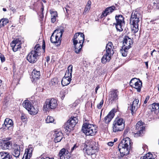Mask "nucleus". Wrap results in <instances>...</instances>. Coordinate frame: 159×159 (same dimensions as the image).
Returning a JSON list of instances; mask_svg holds the SVG:
<instances>
[{
	"mask_svg": "<svg viewBox=\"0 0 159 159\" xmlns=\"http://www.w3.org/2000/svg\"><path fill=\"white\" fill-rule=\"evenodd\" d=\"M84 35L81 33H77L74 35L73 40L74 51L76 53L80 52L84 40Z\"/></svg>",
	"mask_w": 159,
	"mask_h": 159,
	"instance_id": "1",
	"label": "nucleus"
},
{
	"mask_svg": "<svg viewBox=\"0 0 159 159\" xmlns=\"http://www.w3.org/2000/svg\"><path fill=\"white\" fill-rule=\"evenodd\" d=\"M141 17V15L139 11H136L132 12L130 20V24L132 30L135 33L137 32L139 30V19Z\"/></svg>",
	"mask_w": 159,
	"mask_h": 159,
	"instance_id": "2",
	"label": "nucleus"
},
{
	"mask_svg": "<svg viewBox=\"0 0 159 159\" xmlns=\"http://www.w3.org/2000/svg\"><path fill=\"white\" fill-rule=\"evenodd\" d=\"M41 48L39 46L36 45L34 50L31 51L27 57V59L29 62L34 63L37 61V57L41 54Z\"/></svg>",
	"mask_w": 159,
	"mask_h": 159,
	"instance_id": "3",
	"label": "nucleus"
},
{
	"mask_svg": "<svg viewBox=\"0 0 159 159\" xmlns=\"http://www.w3.org/2000/svg\"><path fill=\"white\" fill-rule=\"evenodd\" d=\"M125 120L121 117L116 118L114 120L112 126L113 131L114 132L122 131L125 128Z\"/></svg>",
	"mask_w": 159,
	"mask_h": 159,
	"instance_id": "4",
	"label": "nucleus"
},
{
	"mask_svg": "<svg viewBox=\"0 0 159 159\" xmlns=\"http://www.w3.org/2000/svg\"><path fill=\"white\" fill-rule=\"evenodd\" d=\"M82 131L87 136H94L97 132L96 129L92 125L86 123L83 124Z\"/></svg>",
	"mask_w": 159,
	"mask_h": 159,
	"instance_id": "5",
	"label": "nucleus"
},
{
	"mask_svg": "<svg viewBox=\"0 0 159 159\" xmlns=\"http://www.w3.org/2000/svg\"><path fill=\"white\" fill-rule=\"evenodd\" d=\"M78 122V120L76 117H73L70 118L68 121L66 123L64 126L65 129V132L67 134H68L71 130L73 129Z\"/></svg>",
	"mask_w": 159,
	"mask_h": 159,
	"instance_id": "6",
	"label": "nucleus"
},
{
	"mask_svg": "<svg viewBox=\"0 0 159 159\" xmlns=\"http://www.w3.org/2000/svg\"><path fill=\"white\" fill-rule=\"evenodd\" d=\"M73 66L72 65H70L67 68V70L65 73V76L62 78L61 83L62 85L64 86L69 84L71 81L72 77Z\"/></svg>",
	"mask_w": 159,
	"mask_h": 159,
	"instance_id": "7",
	"label": "nucleus"
},
{
	"mask_svg": "<svg viewBox=\"0 0 159 159\" xmlns=\"http://www.w3.org/2000/svg\"><path fill=\"white\" fill-rule=\"evenodd\" d=\"M86 152L88 155H93L97 151L98 144L94 141H89L85 144Z\"/></svg>",
	"mask_w": 159,
	"mask_h": 159,
	"instance_id": "8",
	"label": "nucleus"
},
{
	"mask_svg": "<svg viewBox=\"0 0 159 159\" xmlns=\"http://www.w3.org/2000/svg\"><path fill=\"white\" fill-rule=\"evenodd\" d=\"M115 18L116 22L113 25H116L117 31L121 32L123 30V25L125 24L124 18L121 15H116Z\"/></svg>",
	"mask_w": 159,
	"mask_h": 159,
	"instance_id": "9",
	"label": "nucleus"
},
{
	"mask_svg": "<svg viewBox=\"0 0 159 159\" xmlns=\"http://www.w3.org/2000/svg\"><path fill=\"white\" fill-rule=\"evenodd\" d=\"M57 100L54 98L47 99L43 105L44 110L48 111L50 109L55 108L57 106Z\"/></svg>",
	"mask_w": 159,
	"mask_h": 159,
	"instance_id": "10",
	"label": "nucleus"
},
{
	"mask_svg": "<svg viewBox=\"0 0 159 159\" xmlns=\"http://www.w3.org/2000/svg\"><path fill=\"white\" fill-rule=\"evenodd\" d=\"M11 139L10 138H7L6 140H0V148L3 149H9L11 147L12 143L8 141Z\"/></svg>",
	"mask_w": 159,
	"mask_h": 159,
	"instance_id": "11",
	"label": "nucleus"
},
{
	"mask_svg": "<svg viewBox=\"0 0 159 159\" xmlns=\"http://www.w3.org/2000/svg\"><path fill=\"white\" fill-rule=\"evenodd\" d=\"M143 122L141 121H139L136 125L137 133L135 134V136H140L142 135L143 132L144 130L145 127L143 125Z\"/></svg>",
	"mask_w": 159,
	"mask_h": 159,
	"instance_id": "12",
	"label": "nucleus"
},
{
	"mask_svg": "<svg viewBox=\"0 0 159 159\" xmlns=\"http://www.w3.org/2000/svg\"><path fill=\"white\" fill-rule=\"evenodd\" d=\"M133 143L132 142L130 138L129 137H126L122 139L121 143L119 145L120 147H121L123 146L132 148Z\"/></svg>",
	"mask_w": 159,
	"mask_h": 159,
	"instance_id": "13",
	"label": "nucleus"
},
{
	"mask_svg": "<svg viewBox=\"0 0 159 159\" xmlns=\"http://www.w3.org/2000/svg\"><path fill=\"white\" fill-rule=\"evenodd\" d=\"M70 154L68 150L65 148H62L59 152V156L60 159H70Z\"/></svg>",
	"mask_w": 159,
	"mask_h": 159,
	"instance_id": "14",
	"label": "nucleus"
},
{
	"mask_svg": "<svg viewBox=\"0 0 159 159\" xmlns=\"http://www.w3.org/2000/svg\"><path fill=\"white\" fill-rule=\"evenodd\" d=\"M118 94L119 92L117 90H114L110 92L109 99L111 103L118 99Z\"/></svg>",
	"mask_w": 159,
	"mask_h": 159,
	"instance_id": "15",
	"label": "nucleus"
},
{
	"mask_svg": "<svg viewBox=\"0 0 159 159\" xmlns=\"http://www.w3.org/2000/svg\"><path fill=\"white\" fill-rule=\"evenodd\" d=\"M131 148L125 147V146L120 147L119 146H118V148L119 151L120 153V156L121 157H123L125 156H126L129 153V150Z\"/></svg>",
	"mask_w": 159,
	"mask_h": 159,
	"instance_id": "16",
	"label": "nucleus"
},
{
	"mask_svg": "<svg viewBox=\"0 0 159 159\" xmlns=\"http://www.w3.org/2000/svg\"><path fill=\"white\" fill-rule=\"evenodd\" d=\"M123 46L125 47L127 49H129L131 47V45L133 43L132 39L128 36L125 37L123 39Z\"/></svg>",
	"mask_w": 159,
	"mask_h": 159,
	"instance_id": "17",
	"label": "nucleus"
},
{
	"mask_svg": "<svg viewBox=\"0 0 159 159\" xmlns=\"http://www.w3.org/2000/svg\"><path fill=\"white\" fill-rule=\"evenodd\" d=\"M116 112L114 109H112L104 119V121L106 123H109L115 115V113Z\"/></svg>",
	"mask_w": 159,
	"mask_h": 159,
	"instance_id": "18",
	"label": "nucleus"
},
{
	"mask_svg": "<svg viewBox=\"0 0 159 159\" xmlns=\"http://www.w3.org/2000/svg\"><path fill=\"white\" fill-rule=\"evenodd\" d=\"M115 10L116 7L114 6L107 8L105 10L102 12L101 17L103 18V17L107 16V15L110 14Z\"/></svg>",
	"mask_w": 159,
	"mask_h": 159,
	"instance_id": "19",
	"label": "nucleus"
},
{
	"mask_svg": "<svg viewBox=\"0 0 159 159\" xmlns=\"http://www.w3.org/2000/svg\"><path fill=\"white\" fill-rule=\"evenodd\" d=\"M32 146L29 145L28 148L25 150V152L24 156L25 157V159H30L32 156V152L33 151V148L32 147Z\"/></svg>",
	"mask_w": 159,
	"mask_h": 159,
	"instance_id": "20",
	"label": "nucleus"
},
{
	"mask_svg": "<svg viewBox=\"0 0 159 159\" xmlns=\"http://www.w3.org/2000/svg\"><path fill=\"white\" fill-rule=\"evenodd\" d=\"M54 142L55 143L59 142L61 141L63 138V134L60 131H56L54 134Z\"/></svg>",
	"mask_w": 159,
	"mask_h": 159,
	"instance_id": "21",
	"label": "nucleus"
},
{
	"mask_svg": "<svg viewBox=\"0 0 159 159\" xmlns=\"http://www.w3.org/2000/svg\"><path fill=\"white\" fill-rule=\"evenodd\" d=\"M139 102V100L138 99L134 100L133 102L130 109L132 114L134 113L139 107L140 106L138 105Z\"/></svg>",
	"mask_w": 159,
	"mask_h": 159,
	"instance_id": "22",
	"label": "nucleus"
},
{
	"mask_svg": "<svg viewBox=\"0 0 159 159\" xmlns=\"http://www.w3.org/2000/svg\"><path fill=\"white\" fill-rule=\"evenodd\" d=\"M50 40L52 43L56 44L57 46H59L61 44V41L60 39H59V38L58 39L56 35L53 34H52Z\"/></svg>",
	"mask_w": 159,
	"mask_h": 159,
	"instance_id": "23",
	"label": "nucleus"
},
{
	"mask_svg": "<svg viewBox=\"0 0 159 159\" xmlns=\"http://www.w3.org/2000/svg\"><path fill=\"white\" fill-rule=\"evenodd\" d=\"M64 31L63 28L61 27L55 30L52 34L56 35L58 39L59 38V39H60V40L61 41V38Z\"/></svg>",
	"mask_w": 159,
	"mask_h": 159,
	"instance_id": "24",
	"label": "nucleus"
},
{
	"mask_svg": "<svg viewBox=\"0 0 159 159\" xmlns=\"http://www.w3.org/2000/svg\"><path fill=\"white\" fill-rule=\"evenodd\" d=\"M13 125V121L9 118H7L5 119L2 126L4 129H5L6 127L8 129L10 127L12 126Z\"/></svg>",
	"mask_w": 159,
	"mask_h": 159,
	"instance_id": "25",
	"label": "nucleus"
},
{
	"mask_svg": "<svg viewBox=\"0 0 159 159\" xmlns=\"http://www.w3.org/2000/svg\"><path fill=\"white\" fill-rule=\"evenodd\" d=\"M111 55L107 54L106 53L104 54L101 59V62L102 63H105L109 61L111 59Z\"/></svg>",
	"mask_w": 159,
	"mask_h": 159,
	"instance_id": "26",
	"label": "nucleus"
},
{
	"mask_svg": "<svg viewBox=\"0 0 159 159\" xmlns=\"http://www.w3.org/2000/svg\"><path fill=\"white\" fill-rule=\"evenodd\" d=\"M112 43L111 42H109L107 45L106 47V53L107 54L111 55V52L113 51Z\"/></svg>",
	"mask_w": 159,
	"mask_h": 159,
	"instance_id": "27",
	"label": "nucleus"
},
{
	"mask_svg": "<svg viewBox=\"0 0 159 159\" xmlns=\"http://www.w3.org/2000/svg\"><path fill=\"white\" fill-rule=\"evenodd\" d=\"M20 148L19 145H17L14 149L13 154L16 157H18L20 153Z\"/></svg>",
	"mask_w": 159,
	"mask_h": 159,
	"instance_id": "28",
	"label": "nucleus"
},
{
	"mask_svg": "<svg viewBox=\"0 0 159 159\" xmlns=\"http://www.w3.org/2000/svg\"><path fill=\"white\" fill-rule=\"evenodd\" d=\"M40 72L35 70H33L32 73V78L34 80H38L39 78Z\"/></svg>",
	"mask_w": 159,
	"mask_h": 159,
	"instance_id": "29",
	"label": "nucleus"
},
{
	"mask_svg": "<svg viewBox=\"0 0 159 159\" xmlns=\"http://www.w3.org/2000/svg\"><path fill=\"white\" fill-rule=\"evenodd\" d=\"M152 107L151 110L152 112H154V113L158 112L159 110V104L153 103L152 104Z\"/></svg>",
	"mask_w": 159,
	"mask_h": 159,
	"instance_id": "30",
	"label": "nucleus"
},
{
	"mask_svg": "<svg viewBox=\"0 0 159 159\" xmlns=\"http://www.w3.org/2000/svg\"><path fill=\"white\" fill-rule=\"evenodd\" d=\"M28 111L31 115H35L37 113L38 111L37 107L35 108L32 105Z\"/></svg>",
	"mask_w": 159,
	"mask_h": 159,
	"instance_id": "31",
	"label": "nucleus"
},
{
	"mask_svg": "<svg viewBox=\"0 0 159 159\" xmlns=\"http://www.w3.org/2000/svg\"><path fill=\"white\" fill-rule=\"evenodd\" d=\"M134 85L132 87L136 89L137 90L138 92H140L141 91V89L142 86V82L139 80V81H138V82Z\"/></svg>",
	"mask_w": 159,
	"mask_h": 159,
	"instance_id": "32",
	"label": "nucleus"
},
{
	"mask_svg": "<svg viewBox=\"0 0 159 159\" xmlns=\"http://www.w3.org/2000/svg\"><path fill=\"white\" fill-rule=\"evenodd\" d=\"M32 105L31 104L30 101L26 100L24 101L23 103V106L27 110H28L31 107Z\"/></svg>",
	"mask_w": 159,
	"mask_h": 159,
	"instance_id": "33",
	"label": "nucleus"
},
{
	"mask_svg": "<svg viewBox=\"0 0 159 159\" xmlns=\"http://www.w3.org/2000/svg\"><path fill=\"white\" fill-rule=\"evenodd\" d=\"M128 49L123 46L122 49L120 50V52L123 56L126 57L127 56Z\"/></svg>",
	"mask_w": 159,
	"mask_h": 159,
	"instance_id": "34",
	"label": "nucleus"
},
{
	"mask_svg": "<svg viewBox=\"0 0 159 159\" xmlns=\"http://www.w3.org/2000/svg\"><path fill=\"white\" fill-rule=\"evenodd\" d=\"M9 22L8 19L6 18L2 19L0 20V26L2 27L7 25Z\"/></svg>",
	"mask_w": 159,
	"mask_h": 159,
	"instance_id": "35",
	"label": "nucleus"
},
{
	"mask_svg": "<svg viewBox=\"0 0 159 159\" xmlns=\"http://www.w3.org/2000/svg\"><path fill=\"white\" fill-rule=\"evenodd\" d=\"M138 81H139V80H138L137 79L135 78H133L130 80L129 82V85L131 86L132 87L134 85V84H135Z\"/></svg>",
	"mask_w": 159,
	"mask_h": 159,
	"instance_id": "36",
	"label": "nucleus"
},
{
	"mask_svg": "<svg viewBox=\"0 0 159 159\" xmlns=\"http://www.w3.org/2000/svg\"><path fill=\"white\" fill-rule=\"evenodd\" d=\"M54 121V119L53 117L50 116H48L46 119V121L47 123L53 122Z\"/></svg>",
	"mask_w": 159,
	"mask_h": 159,
	"instance_id": "37",
	"label": "nucleus"
},
{
	"mask_svg": "<svg viewBox=\"0 0 159 159\" xmlns=\"http://www.w3.org/2000/svg\"><path fill=\"white\" fill-rule=\"evenodd\" d=\"M152 155L150 153H148L147 154L144 156L143 158H141V159H148L149 158H152Z\"/></svg>",
	"mask_w": 159,
	"mask_h": 159,
	"instance_id": "38",
	"label": "nucleus"
},
{
	"mask_svg": "<svg viewBox=\"0 0 159 159\" xmlns=\"http://www.w3.org/2000/svg\"><path fill=\"white\" fill-rule=\"evenodd\" d=\"M8 152H0V159H4Z\"/></svg>",
	"mask_w": 159,
	"mask_h": 159,
	"instance_id": "39",
	"label": "nucleus"
},
{
	"mask_svg": "<svg viewBox=\"0 0 159 159\" xmlns=\"http://www.w3.org/2000/svg\"><path fill=\"white\" fill-rule=\"evenodd\" d=\"M103 99H102V100H101L100 103L98 104V105H97V108L99 109H101L103 105Z\"/></svg>",
	"mask_w": 159,
	"mask_h": 159,
	"instance_id": "40",
	"label": "nucleus"
},
{
	"mask_svg": "<svg viewBox=\"0 0 159 159\" xmlns=\"http://www.w3.org/2000/svg\"><path fill=\"white\" fill-rule=\"evenodd\" d=\"M21 48V46L20 44H17L13 48V50L14 52H16L17 51L18 49L19 48Z\"/></svg>",
	"mask_w": 159,
	"mask_h": 159,
	"instance_id": "41",
	"label": "nucleus"
},
{
	"mask_svg": "<svg viewBox=\"0 0 159 159\" xmlns=\"http://www.w3.org/2000/svg\"><path fill=\"white\" fill-rule=\"evenodd\" d=\"M91 6H86L84 11V13H87L89 12Z\"/></svg>",
	"mask_w": 159,
	"mask_h": 159,
	"instance_id": "42",
	"label": "nucleus"
},
{
	"mask_svg": "<svg viewBox=\"0 0 159 159\" xmlns=\"http://www.w3.org/2000/svg\"><path fill=\"white\" fill-rule=\"evenodd\" d=\"M4 159H12V155L8 152Z\"/></svg>",
	"mask_w": 159,
	"mask_h": 159,
	"instance_id": "43",
	"label": "nucleus"
},
{
	"mask_svg": "<svg viewBox=\"0 0 159 159\" xmlns=\"http://www.w3.org/2000/svg\"><path fill=\"white\" fill-rule=\"evenodd\" d=\"M51 16L57 17V13L56 11H52L50 12Z\"/></svg>",
	"mask_w": 159,
	"mask_h": 159,
	"instance_id": "44",
	"label": "nucleus"
},
{
	"mask_svg": "<svg viewBox=\"0 0 159 159\" xmlns=\"http://www.w3.org/2000/svg\"><path fill=\"white\" fill-rule=\"evenodd\" d=\"M57 17L51 16V21L52 22L54 23L56 21V18Z\"/></svg>",
	"mask_w": 159,
	"mask_h": 159,
	"instance_id": "45",
	"label": "nucleus"
},
{
	"mask_svg": "<svg viewBox=\"0 0 159 159\" xmlns=\"http://www.w3.org/2000/svg\"><path fill=\"white\" fill-rule=\"evenodd\" d=\"M14 43H16V44L17 45V44H20V40H19V39H16V40H13L12 41Z\"/></svg>",
	"mask_w": 159,
	"mask_h": 159,
	"instance_id": "46",
	"label": "nucleus"
},
{
	"mask_svg": "<svg viewBox=\"0 0 159 159\" xmlns=\"http://www.w3.org/2000/svg\"><path fill=\"white\" fill-rule=\"evenodd\" d=\"M78 147V146L77 145V144H75L71 148V152H72L73 151L74 149H75Z\"/></svg>",
	"mask_w": 159,
	"mask_h": 159,
	"instance_id": "47",
	"label": "nucleus"
},
{
	"mask_svg": "<svg viewBox=\"0 0 159 159\" xmlns=\"http://www.w3.org/2000/svg\"><path fill=\"white\" fill-rule=\"evenodd\" d=\"M149 98L150 97L149 96H147V97L145 98V99L144 102V104H146L147 103V101L149 99Z\"/></svg>",
	"mask_w": 159,
	"mask_h": 159,
	"instance_id": "48",
	"label": "nucleus"
},
{
	"mask_svg": "<svg viewBox=\"0 0 159 159\" xmlns=\"http://www.w3.org/2000/svg\"><path fill=\"white\" fill-rule=\"evenodd\" d=\"M16 45V43H13V42H12L11 43V47L12 48V49H13V48Z\"/></svg>",
	"mask_w": 159,
	"mask_h": 159,
	"instance_id": "49",
	"label": "nucleus"
},
{
	"mask_svg": "<svg viewBox=\"0 0 159 159\" xmlns=\"http://www.w3.org/2000/svg\"><path fill=\"white\" fill-rule=\"evenodd\" d=\"M114 144V142H109L107 143V145L109 146H112Z\"/></svg>",
	"mask_w": 159,
	"mask_h": 159,
	"instance_id": "50",
	"label": "nucleus"
},
{
	"mask_svg": "<svg viewBox=\"0 0 159 159\" xmlns=\"http://www.w3.org/2000/svg\"><path fill=\"white\" fill-rule=\"evenodd\" d=\"M42 48L43 50H44V51H45V43L44 41L43 42V45H42Z\"/></svg>",
	"mask_w": 159,
	"mask_h": 159,
	"instance_id": "51",
	"label": "nucleus"
},
{
	"mask_svg": "<svg viewBox=\"0 0 159 159\" xmlns=\"http://www.w3.org/2000/svg\"><path fill=\"white\" fill-rule=\"evenodd\" d=\"M65 95L63 94V92H62V93H61L60 94V97H61V99H63V98H64V97H65Z\"/></svg>",
	"mask_w": 159,
	"mask_h": 159,
	"instance_id": "52",
	"label": "nucleus"
},
{
	"mask_svg": "<svg viewBox=\"0 0 159 159\" xmlns=\"http://www.w3.org/2000/svg\"><path fill=\"white\" fill-rule=\"evenodd\" d=\"M91 2L90 1H88L87 4L86 6H90L91 5Z\"/></svg>",
	"mask_w": 159,
	"mask_h": 159,
	"instance_id": "53",
	"label": "nucleus"
},
{
	"mask_svg": "<svg viewBox=\"0 0 159 159\" xmlns=\"http://www.w3.org/2000/svg\"><path fill=\"white\" fill-rule=\"evenodd\" d=\"M100 88L99 85H98L95 88V93H97V90H98V89Z\"/></svg>",
	"mask_w": 159,
	"mask_h": 159,
	"instance_id": "54",
	"label": "nucleus"
},
{
	"mask_svg": "<svg viewBox=\"0 0 159 159\" xmlns=\"http://www.w3.org/2000/svg\"><path fill=\"white\" fill-rule=\"evenodd\" d=\"M41 11H42V14L43 17V10H44V7H43V5H42V7H41Z\"/></svg>",
	"mask_w": 159,
	"mask_h": 159,
	"instance_id": "55",
	"label": "nucleus"
},
{
	"mask_svg": "<svg viewBox=\"0 0 159 159\" xmlns=\"http://www.w3.org/2000/svg\"><path fill=\"white\" fill-rule=\"evenodd\" d=\"M42 159H54L53 158H50L48 157H46L45 158L42 157Z\"/></svg>",
	"mask_w": 159,
	"mask_h": 159,
	"instance_id": "56",
	"label": "nucleus"
},
{
	"mask_svg": "<svg viewBox=\"0 0 159 159\" xmlns=\"http://www.w3.org/2000/svg\"><path fill=\"white\" fill-rule=\"evenodd\" d=\"M1 60L2 62H4L5 61V59L4 57H1Z\"/></svg>",
	"mask_w": 159,
	"mask_h": 159,
	"instance_id": "57",
	"label": "nucleus"
},
{
	"mask_svg": "<svg viewBox=\"0 0 159 159\" xmlns=\"http://www.w3.org/2000/svg\"><path fill=\"white\" fill-rule=\"evenodd\" d=\"M50 60V57L49 56H47L46 57V61L47 62L49 61Z\"/></svg>",
	"mask_w": 159,
	"mask_h": 159,
	"instance_id": "58",
	"label": "nucleus"
},
{
	"mask_svg": "<svg viewBox=\"0 0 159 159\" xmlns=\"http://www.w3.org/2000/svg\"><path fill=\"white\" fill-rule=\"evenodd\" d=\"M145 65L146 66V67L147 69L148 68V62L146 61L145 62Z\"/></svg>",
	"mask_w": 159,
	"mask_h": 159,
	"instance_id": "59",
	"label": "nucleus"
},
{
	"mask_svg": "<svg viewBox=\"0 0 159 159\" xmlns=\"http://www.w3.org/2000/svg\"><path fill=\"white\" fill-rule=\"evenodd\" d=\"M147 146L146 145H144L143 147V148L144 150H145L147 148Z\"/></svg>",
	"mask_w": 159,
	"mask_h": 159,
	"instance_id": "60",
	"label": "nucleus"
},
{
	"mask_svg": "<svg viewBox=\"0 0 159 159\" xmlns=\"http://www.w3.org/2000/svg\"><path fill=\"white\" fill-rule=\"evenodd\" d=\"M11 10H12L13 12L15 11L16 10L13 7H11Z\"/></svg>",
	"mask_w": 159,
	"mask_h": 159,
	"instance_id": "61",
	"label": "nucleus"
},
{
	"mask_svg": "<svg viewBox=\"0 0 159 159\" xmlns=\"http://www.w3.org/2000/svg\"><path fill=\"white\" fill-rule=\"evenodd\" d=\"M21 118L22 119H25V116H21Z\"/></svg>",
	"mask_w": 159,
	"mask_h": 159,
	"instance_id": "62",
	"label": "nucleus"
},
{
	"mask_svg": "<svg viewBox=\"0 0 159 159\" xmlns=\"http://www.w3.org/2000/svg\"><path fill=\"white\" fill-rule=\"evenodd\" d=\"M150 22L151 23H152V24H155V22H154V20L151 21H150Z\"/></svg>",
	"mask_w": 159,
	"mask_h": 159,
	"instance_id": "63",
	"label": "nucleus"
},
{
	"mask_svg": "<svg viewBox=\"0 0 159 159\" xmlns=\"http://www.w3.org/2000/svg\"><path fill=\"white\" fill-rule=\"evenodd\" d=\"M55 79H53L51 81L52 82H54V84H55V82L54 81Z\"/></svg>",
	"mask_w": 159,
	"mask_h": 159,
	"instance_id": "64",
	"label": "nucleus"
}]
</instances>
